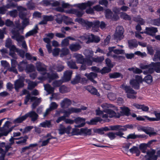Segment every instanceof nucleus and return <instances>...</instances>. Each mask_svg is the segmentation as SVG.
I'll list each match as a JSON object with an SVG mask.
<instances>
[{"instance_id":"1","label":"nucleus","mask_w":160,"mask_h":160,"mask_svg":"<svg viewBox=\"0 0 160 160\" xmlns=\"http://www.w3.org/2000/svg\"><path fill=\"white\" fill-rule=\"evenodd\" d=\"M111 128V130L118 131L115 132L116 135L118 136L120 138H126V137L123 136L124 134L122 131H126L127 129H132L133 126L132 124H126L125 125L122 126L119 125L111 126L109 127Z\"/></svg>"},{"instance_id":"2","label":"nucleus","mask_w":160,"mask_h":160,"mask_svg":"<svg viewBox=\"0 0 160 160\" xmlns=\"http://www.w3.org/2000/svg\"><path fill=\"white\" fill-rule=\"evenodd\" d=\"M121 88L125 91L127 93L128 98L134 99L136 98V96L133 94H136L137 92L133 89L130 86H127L124 84L121 85Z\"/></svg>"},{"instance_id":"3","label":"nucleus","mask_w":160,"mask_h":160,"mask_svg":"<svg viewBox=\"0 0 160 160\" xmlns=\"http://www.w3.org/2000/svg\"><path fill=\"white\" fill-rule=\"evenodd\" d=\"M124 29L122 26H119L117 27L114 35L115 38L119 40H121L123 39L124 37Z\"/></svg>"},{"instance_id":"4","label":"nucleus","mask_w":160,"mask_h":160,"mask_svg":"<svg viewBox=\"0 0 160 160\" xmlns=\"http://www.w3.org/2000/svg\"><path fill=\"white\" fill-rule=\"evenodd\" d=\"M86 58L85 59L86 61V63L88 66H90L92 65V58H94L93 52L92 50H88L87 51L85 54Z\"/></svg>"},{"instance_id":"5","label":"nucleus","mask_w":160,"mask_h":160,"mask_svg":"<svg viewBox=\"0 0 160 160\" xmlns=\"http://www.w3.org/2000/svg\"><path fill=\"white\" fill-rule=\"evenodd\" d=\"M71 128L72 127L70 126H68L67 128H65L62 124H60L58 130L59 134L60 135H63L66 133L68 134H69L70 133V131Z\"/></svg>"},{"instance_id":"6","label":"nucleus","mask_w":160,"mask_h":160,"mask_svg":"<svg viewBox=\"0 0 160 160\" xmlns=\"http://www.w3.org/2000/svg\"><path fill=\"white\" fill-rule=\"evenodd\" d=\"M155 150L152 149L151 151L147 152L145 158L147 160H157L158 157L157 155H155Z\"/></svg>"},{"instance_id":"7","label":"nucleus","mask_w":160,"mask_h":160,"mask_svg":"<svg viewBox=\"0 0 160 160\" xmlns=\"http://www.w3.org/2000/svg\"><path fill=\"white\" fill-rule=\"evenodd\" d=\"M74 121V122L76 124H78V125H75V128H81L83 127L85 124V119L80 117L76 118Z\"/></svg>"},{"instance_id":"8","label":"nucleus","mask_w":160,"mask_h":160,"mask_svg":"<svg viewBox=\"0 0 160 160\" xmlns=\"http://www.w3.org/2000/svg\"><path fill=\"white\" fill-rule=\"evenodd\" d=\"M25 115L26 119L29 117L31 118V121L33 122L37 119L38 117V114L34 111H30Z\"/></svg>"},{"instance_id":"9","label":"nucleus","mask_w":160,"mask_h":160,"mask_svg":"<svg viewBox=\"0 0 160 160\" xmlns=\"http://www.w3.org/2000/svg\"><path fill=\"white\" fill-rule=\"evenodd\" d=\"M105 112L109 115V117L110 118H111L113 117L116 118H119L120 117V114L119 113H116L113 110L110 109H106L105 111Z\"/></svg>"},{"instance_id":"10","label":"nucleus","mask_w":160,"mask_h":160,"mask_svg":"<svg viewBox=\"0 0 160 160\" xmlns=\"http://www.w3.org/2000/svg\"><path fill=\"white\" fill-rule=\"evenodd\" d=\"M121 111H120V117L126 116H128L131 114L130 110L129 108L126 107H121Z\"/></svg>"},{"instance_id":"11","label":"nucleus","mask_w":160,"mask_h":160,"mask_svg":"<svg viewBox=\"0 0 160 160\" xmlns=\"http://www.w3.org/2000/svg\"><path fill=\"white\" fill-rule=\"evenodd\" d=\"M13 139L14 140H20L16 142V143L17 144H23L24 145H26L27 140L28 139V137L27 135H25L24 137H21L18 138H13Z\"/></svg>"},{"instance_id":"12","label":"nucleus","mask_w":160,"mask_h":160,"mask_svg":"<svg viewBox=\"0 0 160 160\" xmlns=\"http://www.w3.org/2000/svg\"><path fill=\"white\" fill-rule=\"evenodd\" d=\"M146 34L151 36H153L155 34L158 32V30L157 28L152 27H146L145 28Z\"/></svg>"},{"instance_id":"13","label":"nucleus","mask_w":160,"mask_h":160,"mask_svg":"<svg viewBox=\"0 0 160 160\" xmlns=\"http://www.w3.org/2000/svg\"><path fill=\"white\" fill-rule=\"evenodd\" d=\"M72 71L70 70L65 71L64 73L62 80L64 82H67L70 81L71 79Z\"/></svg>"},{"instance_id":"14","label":"nucleus","mask_w":160,"mask_h":160,"mask_svg":"<svg viewBox=\"0 0 160 160\" xmlns=\"http://www.w3.org/2000/svg\"><path fill=\"white\" fill-rule=\"evenodd\" d=\"M24 86L23 81L21 79H18L15 82L14 88L17 92H18L19 89L22 88Z\"/></svg>"},{"instance_id":"15","label":"nucleus","mask_w":160,"mask_h":160,"mask_svg":"<svg viewBox=\"0 0 160 160\" xmlns=\"http://www.w3.org/2000/svg\"><path fill=\"white\" fill-rule=\"evenodd\" d=\"M111 130V128H109L108 127L105 126L104 127L94 129V132L95 133H98L101 135L104 134V131H108Z\"/></svg>"},{"instance_id":"16","label":"nucleus","mask_w":160,"mask_h":160,"mask_svg":"<svg viewBox=\"0 0 160 160\" xmlns=\"http://www.w3.org/2000/svg\"><path fill=\"white\" fill-rule=\"evenodd\" d=\"M81 48V46L78 43H72L69 46V48L72 52H76L80 50Z\"/></svg>"},{"instance_id":"17","label":"nucleus","mask_w":160,"mask_h":160,"mask_svg":"<svg viewBox=\"0 0 160 160\" xmlns=\"http://www.w3.org/2000/svg\"><path fill=\"white\" fill-rule=\"evenodd\" d=\"M102 119L99 117H95L92 118L89 121L87 122V123L89 125H96L98 122H101Z\"/></svg>"},{"instance_id":"18","label":"nucleus","mask_w":160,"mask_h":160,"mask_svg":"<svg viewBox=\"0 0 160 160\" xmlns=\"http://www.w3.org/2000/svg\"><path fill=\"white\" fill-rule=\"evenodd\" d=\"M86 89L92 94L99 97L100 94L98 92L97 89L92 86H89L87 87Z\"/></svg>"},{"instance_id":"19","label":"nucleus","mask_w":160,"mask_h":160,"mask_svg":"<svg viewBox=\"0 0 160 160\" xmlns=\"http://www.w3.org/2000/svg\"><path fill=\"white\" fill-rule=\"evenodd\" d=\"M74 57L76 59V61L78 63H86L85 58L81 54H76L75 55Z\"/></svg>"},{"instance_id":"20","label":"nucleus","mask_w":160,"mask_h":160,"mask_svg":"<svg viewBox=\"0 0 160 160\" xmlns=\"http://www.w3.org/2000/svg\"><path fill=\"white\" fill-rule=\"evenodd\" d=\"M130 83L132 87L135 89L138 90L140 88V83L134 80V79H132L130 80Z\"/></svg>"},{"instance_id":"21","label":"nucleus","mask_w":160,"mask_h":160,"mask_svg":"<svg viewBox=\"0 0 160 160\" xmlns=\"http://www.w3.org/2000/svg\"><path fill=\"white\" fill-rule=\"evenodd\" d=\"M27 62L24 60L20 62L18 64V68L19 71L22 72L23 71L27 64Z\"/></svg>"},{"instance_id":"22","label":"nucleus","mask_w":160,"mask_h":160,"mask_svg":"<svg viewBox=\"0 0 160 160\" xmlns=\"http://www.w3.org/2000/svg\"><path fill=\"white\" fill-rule=\"evenodd\" d=\"M81 135L83 134L84 136H90L92 134V130L91 129L87 128H82L80 129Z\"/></svg>"},{"instance_id":"23","label":"nucleus","mask_w":160,"mask_h":160,"mask_svg":"<svg viewBox=\"0 0 160 160\" xmlns=\"http://www.w3.org/2000/svg\"><path fill=\"white\" fill-rule=\"evenodd\" d=\"M37 98V97L34 96H31L30 94H28L25 97L24 100V104L25 105H27L28 102L29 100H30L31 102L34 101Z\"/></svg>"},{"instance_id":"24","label":"nucleus","mask_w":160,"mask_h":160,"mask_svg":"<svg viewBox=\"0 0 160 160\" xmlns=\"http://www.w3.org/2000/svg\"><path fill=\"white\" fill-rule=\"evenodd\" d=\"M150 65L154 68V71L156 72L160 73V62H152Z\"/></svg>"},{"instance_id":"25","label":"nucleus","mask_w":160,"mask_h":160,"mask_svg":"<svg viewBox=\"0 0 160 160\" xmlns=\"http://www.w3.org/2000/svg\"><path fill=\"white\" fill-rule=\"evenodd\" d=\"M128 46L130 48H137L138 46V44L137 40L135 39H132L128 41Z\"/></svg>"},{"instance_id":"26","label":"nucleus","mask_w":160,"mask_h":160,"mask_svg":"<svg viewBox=\"0 0 160 160\" xmlns=\"http://www.w3.org/2000/svg\"><path fill=\"white\" fill-rule=\"evenodd\" d=\"M130 152L132 153H136V156H138L140 153V152L138 148L136 146H133L129 149Z\"/></svg>"},{"instance_id":"27","label":"nucleus","mask_w":160,"mask_h":160,"mask_svg":"<svg viewBox=\"0 0 160 160\" xmlns=\"http://www.w3.org/2000/svg\"><path fill=\"white\" fill-rule=\"evenodd\" d=\"M47 77L50 81L53 80L58 78V74L57 73H47Z\"/></svg>"},{"instance_id":"28","label":"nucleus","mask_w":160,"mask_h":160,"mask_svg":"<svg viewBox=\"0 0 160 160\" xmlns=\"http://www.w3.org/2000/svg\"><path fill=\"white\" fill-rule=\"evenodd\" d=\"M45 90L48 92V94L53 93L54 91V88L52 87L51 85L48 84L44 85Z\"/></svg>"},{"instance_id":"29","label":"nucleus","mask_w":160,"mask_h":160,"mask_svg":"<svg viewBox=\"0 0 160 160\" xmlns=\"http://www.w3.org/2000/svg\"><path fill=\"white\" fill-rule=\"evenodd\" d=\"M36 67L37 70L39 72L45 71L46 70V68L42 67V63L40 62H37Z\"/></svg>"},{"instance_id":"30","label":"nucleus","mask_w":160,"mask_h":160,"mask_svg":"<svg viewBox=\"0 0 160 160\" xmlns=\"http://www.w3.org/2000/svg\"><path fill=\"white\" fill-rule=\"evenodd\" d=\"M25 70L27 72H31L35 70V67L32 64H30L26 65Z\"/></svg>"},{"instance_id":"31","label":"nucleus","mask_w":160,"mask_h":160,"mask_svg":"<svg viewBox=\"0 0 160 160\" xmlns=\"http://www.w3.org/2000/svg\"><path fill=\"white\" fill-rule=\"evenodd\" d=\"M85 76H86L88 80L90 81L93 78H94L97 77V74L93 72H91L89 73H86Z\"/></svg>"},{"instance_id":"32","label":"nucleus","mask_w":160,"mask_h":160,"mask_svg":"<svg viewBox=\"0 0 160 160\" xmlns=\"http://www.w3.org/2000/svg\"><path fill=\"white\" fill-rule=\"evenodd\" d=\"M71 100L70 99L66 98L63 100L61 104L62 108H63L66 105L69 106L71 105Z\"/></svg>"},{"instance_id":"33","label":"nucleus","mask_w":160,"mask_h":160,"mask_svg":"<svg viewBox=\"0 0 160 160\" xmlns=\"http://www.w3.org/2000/svg\"><path fill=\"white\" fill-rule=\"evenodd\" d=\"M104 58L103 56L97 57L96 58L94 57L92 60V63L95 62L96 63H101L104 60Z\"/></svg>"},{"instance_id":"34","label":"nucleus","mask_w":160,"mask_h":160,"mask_svg":"<svg viewBox=\"0 0 160 160\" xmlns=\"http://www.w3.org/2000/svg\"><path fill=\"white\" fill-rule=\"evenodd\" d=\"M81 78L80 74L76 76L71 81V83L73 85H75L80 82Z\"/></svg>"},{"instance_id":"35","label":"nucleus","mask_w":160,"mask_h":160,"mask_svg":"<svg viewBox=\"0 0 160 160\" xmlns=\"http://www.w3.org/2000/svg\"><path fill=\"white\" fill-rule=\"evenodd\" d=\"M63 22L67 25L74 23L72 22V18H68V16H64Z\"/></svg>"},{"instance_id":"36","label":"nucleus","mask_w":160,"mask_h":160,"mask_svg":"<svg viewBox=\"0 0 160 160\" xmlns=\"http://www.w3.org/2000/svg\"><path fill=\"white\" fill-rule=\"evenodd\" d=\"M120 17L125 20L130 21L131 20V17L126 13L124 12H122L121 13Z\"/></svg>"},{"instance_id":"37","label":"nucleus","mask_w":160,"mask_h":160,"mask_svg":"<svg viewBox=\"0 0 160 160\" xmlns=\"http://www.w3.org/2000/svg\"><path fill=\"white\" fill-rule=\"evenodd\" d=\"M152 77L150 75H148L143 79V81L148 84H150L152 82Z\"/></svg>"},{"instance_id":"38","label":"nucleus","mask_w":160,"mask_h":160,"mask_svg":"<svg viewBox=\"0 0 160 160\" xmlns=\"http://www.w3.org/2000/svg\"><path fill=\"white\" fill-rule=\"evenodd\" d=\"M122 76V74L118 72H114L109 74V77L110 78H119Z\"/></svg>"},{"instance_id":"39","label":"nucleus","mask_w":160,"mask_h":160,"mask_svg":"<svg viewBox=\"0 0 160 160\" xmlns=\"http://www.w3.org/2000/svg\"><path fill=\"white\" fill-rule=\"evenodd\" d=\"M113 13L111 10L107 9L105 11V16L106 18L107 19H111L112 15Z\"/></svg>"},{"instance_id":"40","label":"nucleus","mask_w":160,"mask_h":160,"mask_svg":"<svg viewBox=\"0 0 160 160\" xmlns=\"http://www.w3.org/2000/svg\"><path fill=\"white\" fill-rule=\"evenodd\" d=\"M61 53L60 54L61 57H63L68 55L69 53V51L68 49L67 48H63L62 49Z\"/></svg>"},{"instance_id":"41","label":"nucleus","mask_w":160,"mask_h":160,"mask_svg":"<svg viewBox=\"0 0 160 160\" xmlns=\"http://www.w3.org/2000/svg\"><path fill=\"white\" fill-rule=\"evenodd\" d=\"M91 36L92 39L90 40L91 42L98 43L100 41V39L99 37L93 34H91Z\"/></svg>"},{"instance_id":"42","label":"nucleus","mask_w":160,"mask_h":160,"mask_svg":"<svg viewBox=\"0 0 160 160\" xmlns=\"http://www.w3.org/2000/svg\"><path fill=\"white\" fill-rule=\"evenodd\" d=\"M34 102L32 105V109H34L41 102L40 98H38L34 101Z\"/></svg>"},{"instance_id":"43","label":"nucleus","mask_w":160,"mask_h":160,"mask_svg":"<svg viewBox=\"0 0 160 160\" xmlns=\"http://www.w3.org/2000/svg\"><path fill=\"white\" fill-rule=\"evenodd\" d=\"M68 64L69 67L71 69H78V67L77 66L76 63L75 62L70 61L68 62Z\"/></svg>"},{"instance_id":"44","label":"nucleus","mask_w":160,"mask_h":160,"mask_svg":"<svg viewBox=\"0 0 160 160\" xmlns=\"http://www.w3.org/2000/svg\"><path fill=\"white\" fill-rule=\"evenodd\" d=\"M26 119L25 115L22 116L21 117H19L14 120V122L15 123H20L22 121H24Z\"/></svg>"},{"instance_id":"45","label":"nucleus","mask_w":160,"mask_h":160,"mask_svg":"<svg viewBox=\"0 0 160 160\" xmlns=\"http://www.w3.org/2000/svg\"><path fill=\"white\" fill-rule=\"evenodd\" d=\"M75 128L72 129V131L71 133L72 135H81L80 130L77 129Z\"/></svg>"},{"instance_id":"46","label":"nucleus","mask_w":160,"mask_h":160,"mask_svg":"<svg viewBox=\"0 0 160 160\" xmlns=\"http://www.w3.org/2000/svg\"><path fill=\"white\" fill-rule=\"evenodd\" d=\"M59 91L62 93L67 92H68V88L65 85H62L59 88Z\"/></svg>"},{"instance_id":"47","label":"nucleus","mask_w":160,"mask_h":160,"mask_svg":"<svg viewBox=\"0 0 160 160\" xmlns=\"http://www.w3.org/2000/svg\"><path fill=\"white\" fill-rule=\"evenodd\" d=\"M141 130L148 135L149 134L150 131H152L154 130V129L153 128L149 127L148 128H146L145 127H142Z\"/></svg>"},{"instance_id":"48","label":"nucleus","mask_w":160,"mask_h":160,"mask_svg":"<svg viewBox=\"0 0 160 160\" xmlns=\"http://www.w3.org/2000/svg\"><path fill=\"white\" fill-rule=\"evenodd\" d=\"M37 84L36 83L33 82H31L29 83L28 86V89L30 90H32L36 86Z\"/></svg>"},{"instance_id":"49","label":"nucleus","mask_w":160,"mask_h":160,"mask_svg":"<svg viewBox=\"0 0 160 160\" xmlns=\"http://www.w3.org/2000/svg\"><path fill=\"white\" fill-rule=\"evenodd\" d=\"M63 82L61 80H55L52 83V86L54 87H60L62 84Z\"/></svg>"},{"instance_id":"50","label":"nucleus","mask_w":160,"mask_h":160,"mask_svg":"<svg viewBox=\"0 0 160 160\" xmlns=\"http://www.w3.org/2000/svg\"><path fill=\"white\" fill-rule=\"evenodd\" d=\"M111 68L108 67H105L103 68L102 70H100V72L102 74L108 73L111 72Z\"/></svg>"},{"instance_id":"51","label":"nucleus","mask_w":160,"mask_h":160,"mask_svg":"<svg viewBox=\"0 0 160 160\" xmlns=\"http://www.w3.org/2000/svg\"><path fill=\"white\" fill-rule=\"evenodd\" d=\"M159 59L160 60V51L158 50L156 51V53L154 55V57L153 58V60L154 62L158 61Z\"/></svg>"},{"instance_id":"52","label":"nucleus","mask_w":160,"mask_h":160,"mask_svg":"<svg viewBox=\"0 0 160 160\" xmlns=\"http://www.w3.org/2000/svg\"><path fill=\"white\" fill-rule=\"evenodd\" d=\"M11 1H12L11 0ZM17 4H15L14 2L10 1L9 3L7 4L4 6L6 8L9 9L12 8H15L17 7Z\"/></svg>"},{"instance_id":"53","label":"nucleus","mask_w":160,"mask_h":160,"mask_svg":"<svg viewBox=\"0 0 160 160\" xmlns=\"http://www.w3.org/2000/svg\"><path fill=\"white\" fill-rule=\"evenodd\" d=\"M74 6H76L81 10L85 9L87 8L85 3H81L76 4L74 5Z\"/></svg>"},{"instance_id":"54","label":"nucleus","mask_w":160,"mask_h":160,"mask_svg":"<svg viewBox=\"0 0 160 160\" xmlns=\"http://www.w3.org/2000/svg\"><path fill=\"white\" fill-rule=\"evenodd\" d=\"M116 133L113 132H109L106 134V135L111 140H112L115 138L116 137Z\"/></svg>"},{"instance_id":"55","label":"nucleus","mask_w":160,"mask_h":160,"mask_svg":"<svg viewBox=\"0 0 160 160\" xmlns=\"http://www.w3.org/2000/svg\"><path fill=\"white\" fill-rule=\"evenodd\" d=\"M119 19V17L116 12L114 11V13L112 14L111 19L112 21H116Z\"/></svg>"},{"instance_id":"56","label":"nucleus","mask_w":160,"mask_h":160,"mask_svg":"<svg viewBox=\"0 0 160 160\" xmlns=\"http://www.w3.org/2000/svg\"><path fill=\"white\" fill-rule=\"evenodd\" d=\"M105 63L108 67L111 68H112L113 67V64L112 63L111 60L109 58H107L105 59Z\"/></svg>"},{"instance_id":"57","label":"nucleus","mask_w":160,"mask_h":160,"mask_svg":"<svg viewBox=\"0 0 160 160\" xmlns=\"http://www.w3.org/2000/svg\"><path fill=\"white\" fill-rule=\"evenodd\" d=\"M64 16L62 17L61 15L59 14L58 15L57 17L55 19L56 22L58 24H61L62 22L63 21Z\"/></svg>"},{"instance_id":"58","label":"nucleus","mask_w":160,"mask_h":160,"mask_svg":"<svg viewBox=\"0 0 160 160\" xmlns=\"http://www.w3.org/2000/svg\"><path fill=\"white\" fill-rule=\"evenodd\" d=\"M151 23L153 25L159 26L160 25V20L158 18L152 20L151 21Z\"/></svg>"},{"instance_id":"59","label":"nucleus","mask_w":160,"mask_h":160,"mask_svg":"<svg viewBox=\"0 0 160 160\" xmlns=\"http://www.w3.org/2000/svg\"><path fill=\"white\" fill-rule=\"evenodd\" d=\"M69 44V41L67 38L63 40L61 42V45L62 47H67Z\"/></svg>"},{"instance_id":"60","label":"nucleus","mask_w":160,"mask_h":160,"mask_svg":"<svg viewBox=\"0 0 160 160\" xmlns=\"http://www.w3.org/2000/svg\"><path fill=\"white\" fill-rule=\"evenodd\" d=\"M69 109L71 114L72 113H78L81 112L80 109H79V108L71 107Z\"/></svg>"},{"instance_id":"61","label":"nucleus","mask_w":160,"mask_h":160,"mask_svg":"<svg viewBox=\"0 0 160 160\" xmlns=\"http://www.w3.org/2000/svg\"><path fill=\"white\" fill-rule=\"evenodd\" d=\"M16 67L13 66H11V67H9L7 68V70L10 72H13L15 73L18 74V72Z\"/></svg>"},{"instance_id":"62","label":"nucleus","mask_w":160,"mask_h":160,"mask_svg":"<svg viewBox=\"0 0 160 160\" xmlns=\"http://www.w3.org/2000/svg\"><path fill=\"white\" fill-rule=\"evenodd\" d=\"M33 126H28L26 127L23 129L22 131V133L23 134L26 133L30 131L33 128Z\"/></svg>"},{"instance_id":"63","label":"nucleus","mask_w":160,"mask_h":160,"mask_svg":"<svg viewBox=\"0 0 160 160\" xmlns=\"http://www.w3.org/2000/svg\"><path fill=\"white\" fill-rule=\"evenodd\" d=\"M27 6L28 9L29 10H34L35 8V4L32 2H29L27 4Z\"/></svg>"},{"instance_id":"64","label":"nucleus","mask_w":160,"mask_h":160,"mask_svg":"<svg viewBox=\"0 0 160 160\" xmlns=\"http://www.w3.org/2000/svg\"><path fill=\"white\" fill-rule=\"evenodd\" d=\"M84 14V12L82 11H79L78 9H76L75 13V14L77 16V17H81Z\"/></svg>"}]
</instances>
